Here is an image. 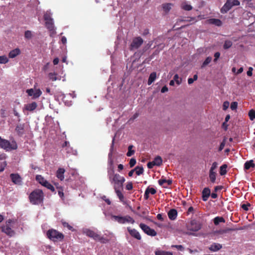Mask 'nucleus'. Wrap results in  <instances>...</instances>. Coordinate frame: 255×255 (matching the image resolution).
<instances>
[{"label": "nucleus", "mask_w": 255, "mask_h": 255, "mask_svg": "<svg viewBox=\"0 0 255 255\" xmlns=\"http://www.w3.org/2000/svg\"><path fill=\"white\" fill-rule=\"evenodd\" d=\"M143 39L140 37L134 38L130 44V50H134L138 48L143 43Z\"/></svg>", "instance_id": "obj_10"}, {"label": "nucleus", "mask_w": 255, "mask_h": 255, "mask_svg": "<svg viewBox=\"0 0 255 255\" xmlns=\"http://www.w3.org/2000/svg\"><path fill=\"white\" fill-rule=\"evenodd\" d=\"M222 248V245L219 243H214L212 244L209 249L212 252H217Z\"/></svg>", "instance_id": "obj_18"}, {"label": "nucleus", "mask_w": 255, "mask_h": 255, "mask_svg": "<svg viewBox=\"0 0 255 255\" xmlns=\"http://www.w3.org/2000/svg\"><path fill=\"white\" fill-rule=\"evenodd\" d=\"M255 165L253 163V160H252L246 162V163L244 164V167L246 169H249L251 167H255Z\"/></svg>", "instance_id": "obj_29"}, {"label": "nucleus", "mask_w": 255, "mask_h": 255, "mask_svg": "<svg viewBox=\"0 0 255 255\" xmlns=\"http://www.w3.org/2000/svg\"><path fill=\"white\" fill-rule=\"evenodd\" d=\"M126 188L128 190H130L133 188L132 183L131 182H128L127 183Z\"/></svg>", "instance_id": "obj_49"}, {"label": "nucleus", "mask_w": 255, "mask_h": 255, "mask_svg": "<svg viewBox=\"0 0 255 255\" xmlns=\"http://www.w3.org/2000/svg\"><path fill=\"white\" fill-rule=\"evenodd\" d=\"M46 235L47 238L54 242L62 241L64 238L63 233L53 229L48 230Z\"/></svg>", "instance_id": "obj_3"}, {"label": "nucleus", "mask_w": 255, "mask_h": 255, "mask_svg": "<svg viewBox=\"0 0 255 255\" xmlns=\"http://www.w3.org/2000/svg\"><path fill=\"white\" fill-rule=\"evenodd\" d=\"M171 183V180H166L165 179H161L158 180V183L160 185H163L165 183H167V184L169 185H170Z\"/></svg>", "instance_id": "obj_32"}, {"label": "nucleus", "mask_w": 255, "mask_h": 255, "mask_svg": "<svg viewBox=\"0 0 255 255\" xmlns=\"http://www.w3.org/2000/svg\"><path fill=\"white\" fill-rule=\"evenodd\" d=\"M216 172L215 171H210V172H209V178L210 179L212 183L215 182V181L216 180Z\"/></svg>", "instance_id": "obj_34"}, {"label": "nucleus", "mask_w": 255, "mask_h": 255, "mask_svg": "<svg viewBox=\"0 0 255 255\" xmlns=\"http://www.w3.org/2000/svg\"><path fill=\"white\" fill-rule=\"evenodd\" d=\"M227 165L223 164L220 167V174L221 175H224L227 173Z\"/></svg>", "instance_id": "obj_35"}, {"label": "nucleus", "mask_w": 255, "mask_h": 255, "mask_svg": "<svg viewBox=\"0 0 255 255\" xmlns=\"http://www.w3.org/2000/svg\"><path fill=\"white\" fill-rule=\"evenodd\" d=\"M154 164L156 166H160L162 162V159L159 156H156L153 160Z\"/></svg>", "instance_id": "obj_31"}, {"label": "nucleus", "mask_w": 255, "mask_h": 255, "mask_svg": "<svg viewBox=\"0 0 255 255\" xmlns=\"http://www.w3.org/2000/svg\"><path fill=\"white\" fill-rule=\"evenodd\" d=\"M0 147L8 151L16 149L17 145L15 141L10 142L9 140L3 139L0 136Z\"/></svg>", "instance_id": "obj_4"}, {"label": "nucleus", "mask_w": 255, "mask_h": 255, "mask_svg": "<svg viewBox=\"0 0 255 255\" xmlns=\"http://www.w3.org/2000/svg\"><path fill=\"white\" fill-rule=\"evenodd\" d=\"M113 219L119 224H124L126 223H130L133 224L134 223V219L128 215L122 216H113Z\"/></svg>", "instance_id": "obj_6"}, {"label": "nucleus", "mask_w": 255, "mask_h": 255, "mask_svg": "<svg viewBox=\"0 0 255 255\" xmlns=\"http://www.w3.org/2000/svg\"><path fill=\"white\" fill-rule=\"evenodd\" d=\"M209 22L211 24H213L218 26L222 25V21L219 19L211 18L209 20Z\"/></svg>", "instance_id": "obj_27"}, {"label": "nucleus", "mask_w": 255, "mask_h": 255, "mask_svg": "<svg viewBox=\"0 0 255 255\" xmlns=\"http://www.w3.org/2000/svg\"><path fill=\"white\" fill-rule=\"evenodd\" d=\"M108 163L111 167L112 166V145H111L110 152L109 153Z\"/></svg>", "instance_id": "obj_45"}, {"label": "nucleus", "mask_w": 255, "mask_h": 255, "mask_svg": "<svg viewBox=\"0 0 255 255\" xmlns=\"http://www.w3.org/2000/svg\"><path fill=\"white\" fill-rule=\"evenodd\" d=\"M45 183H46V184L44 185L43 186H44V187H46L47 189L50 190L52 192L55 191V188L52 184H51L48 181L47 182H46Z\"/></svg>", "instance_id": "obj_41"}, {"label": "nucleus", "mask_w": 255, "mask_h": 255, "mask_svg": "<svg viewBox=\"0 0 255 255\" xmlns=\"http://www.w3.org/2000/svg\"><path fill=\"white\" fill-rule=\"evenodd\" d=\"M26 93L29 96H33V99L38 98L42 94V92L40 89L33 90L30 89L26 90Z\"/></svg>", "instance_id": "obj_12"}, {"label": "nucleus", "mask_w": 255, "mask_h": 255, "mask_svg": "<svg viewBox=\"0 0 255 255\" xmlns=\"http://www.w3.org/2000/svg\"><path fill=\"white\" fill-rule=\"evenodd\" d=\"M156 191L154 188L148 187L144 192V198L145 200H147L149 198V194L150 193L152 195H154L156 193Z\"/></svg>", "instance_id": "obj_17"}, {"label": "nucleus", "mask_w": 255, "mask_h": 255, "mask_svg": "<svg viewBox=\"0 0 255 255\" xmlns=\"http://www.w3.org/2000/svg\"><path fill=\"white\" fill-rule=\"evenodd\" d=\"M10 222H8V224L1 227V232L4 233L9 237H11L15 235V232L10 228L9 226Z\"/></svg>", "instance_id": "obj_11"}, {"label": "nucleus", "mask_w": 255, "mask_h": 255, "mask_svg": "<svg viewBox=\"0 0 255 255\" xmlns=\"http://www.w3.org/2000/svg\"><path fill=\"white\" fill-rule=\"evenodd\" d=\"M10 177L14 184L19 185H21L22 178L18 174L11 173L10 174Z\"/></svg>", "instance_id": "obj_13"}, {"label": "nucleus", "mask_w": 255, "mask_h": 255, "mask_svg": "<svg viewBox=\"0 0 255 255\" xmlns=\"http://www.w3.org/2000/svg\"><path fill=\"white\" fill-rule=\"evenodd\" d=\"M147 167L149 169L152 168L155 165L154 164L153 161L149 162L147 163Z\"/></svg>", "instance_id": "obj_59"}, {"label": "nucleus", "mask_w": 255, "mask_h": 255, "mask_svg": "<svg viewBox=\"0 0 255 255\" xmlns=\"http://www.w3.org/2000/svg\"><path fill=\"white\" fill-rule=\"evenodd\" d=\"M181 7L184 10L187 11L191 10L192 9V6L186 1L183 2L181 3Z\"/></svg>", "instance_id": "obj_26"}, {"label": "nucleus", "mask_w": 255, "mask_h": 255, "mask_svg": "<svg viewBox=\"0 0 255 255\" xmlns=\"http://www.w3.org/2000/svg\"><path fill=\"white\" fill-rule=\"evenodd\" d=\"M171 3H166L163 5V8L166 12H167L171 9Z\"/></svg>", "instance_id": "obj_40"}, {"label": "nucleus", "mask_w": 255, "mask_h": 255, "mask_svg": "<svg viewBox=\"0 0 255 255\" xmlns=\"http://www.w3.org/2000/svg\"><path fill=\"white\" fill-rule=\"evenodd\" d=\"M133 148V145H130L128 146V152L127 153V155L128 156H131V155H132L135 151L134 150H132V148Z\"/></svg>", "instance_id": "obj_37"}, {"label": "nucleus", "mask_w": 255, "mask_h": 255, "mask_svg": "<svg viewBox=\"0 0 255 255\" xmlns=\"http://www.w3.org/2000/svg\"><path fill=\"white\" fill-rule=\"evenodd\" d=\"M24 36L26 38L30 39L32 37L31 32L29 30H27L25 32Z\"/></svg>", "instance_id": "obj_48"}, {"label": "nucleus", "mask_w": 255, "mask_h": 255, "mask_svg": "<svg viewBox=\"0 0 255 255\" xmlns=\"http://www.w3.org/2000/svg\"><path fill=\"white\" fill-rule=\"evenodd\" d=\"M139 227L145 234L148 236L154 237L157 234L156 231L154 230L151 229L149 226L143 223H140L139 224Z\"/></svg>", "instance_id": "obj_9"}, {"label": "nucleus", "mask_w": 255, "mask_h": 255, "mask_svg": "<svg viewBox=\"0 0 255 255\" xmlns=\"http://www.w3.org/2000/svg\"><path fill=\"white\" fill-rule=\"evenodd\" d=\"M229 106V102L226 101L224 102L223 105V109L224 110H226Z\"/></svg>", "instance_id": "obj_54"}, {"label": "nucleus", "mask_w": 255, "mask_h": 255, "mask_svg": "<svg viewBox=\"0 0 255 255\" xmlns=\"http://www.w3.org/2000/svg\"><path fill=\"white\" fill-rule=\"evenodd\" d=\"M44 193L39 189H35L29 195L30 202L33 205H39L43 203Z\"/></svg>", "instance_id": "obj_2"}, {"label": "nucleus", "mask_w": 255, "mask_h": 255, "mask_svg": "<svg viewBox=\"0 0 255 255\" xmlns=\"http://www.w3.org/2000/svg\"><path fill=\"white\" fill-rule=\"evenodd\" d=\"M231 229H227V230H220L218 231H215L214 232V234H223L224 233H226L228 231H230Z\"/></svg>", "instance_id": "obj_46"}, {"label": "nucleus", "mask_w": 255, "mask_h": 255, "mask_svg": "<svg viewBox=\"0 0 255 255\" xmlns=\"http://www.w3.org/2000/svg\"><path fill=\"white\" fill-rule=\"evenodd\" d=\"M127 230L131 237L137 240H140L141 239L139 233L134 229H131L129 227L127 228Z\"/></svg>", "instance_id": "obj_14"}, {"label": "nucleus", "mask_w": 255, "mask_h": 255, "mask_svg": "<svg viewBox=\"0 0 255 255\" xmlns=\"http://www.w3.org/2000/svg\"><path fill=\"white\" fill-rule=\"evenodd\" d=\"M24 124H17L15 127V131L19 136L22 135L24 133Z\"/></svg>", "instance_id": "obj_16"}, {"label": "nucleus", "mask_w": 255, "mask_h": 255, "mask_svg": "<svg viewBox=\"0 0 255 255\" xmlns=\"http://www.w3.org/2000/svg\"><path fill=\"white\" fill-rule=\"evenodd\" d=\"M169 218L171 220H174L177 216V212L175 209H171L168 213Z\"/></svg>", "instance_id": "obj_22"}, {"label": "nucleus", "mask_w": 255, "mask_h": 255, "mask_svg": "<svg viewBox=\"0 0 255 255\" xmlns=\"http://www.w3.org/2000/svg\"><path fill=\"white\" fill-rule=\"evenodd\" d=\"M220 56V53L219 52H216L214 54L215 58H214V60L215 62H216L217 61V60L219 58Z\"/></svg>", "instance_id": "obj_57"}, {"label": "nucleus", "mask_w": 255, "mask_h": 255, "mask_svg": "<svg viewBox=\"0 0 255 255\" xmlns=\"http://www.w3.org/2000/svg\"><path fill=\"white\" fill-rule=\"evenodd\" d=\"M136 163V160L134 158H131L129 161V165L130 167H133Z\"/></svg>", "instance_id": "obj_53"}, {"label": "nucleus", "mask_w": 255, "mask_h": 255, "mask_svg": "<svg viewBox=\"0 0 255 255\" xmlns=\"http://www.w3.org/2000/svg\"><path fill=\"white\" fill-rule=\"evenodd\" d=\"M48 76L49 79L52 81H55L57 80L56 74L55 73H50Z\"/></svg>", "instance_id": "obj_43"}, {"label": "nucleus", "mask_w": 255, "mask_h": 255, "mask_svg": "<svg viewBox=\"0 0 255 255\" xmlns=\"http://www.w3.org/2000/svg\"><path fill=\"white\" fill-rule=\"evenodd\" d=\"M178 79H179V76H178V74H175L174 76L173 80L175 81L176 82V83L177 84V85H179L180 84V82L179 81Z\"/></svg>", "instance_id": "obj_55"}, {"label": "nucleus", "mask_w": 255, "mask_h": 255, "mask_svg": "<svg viewBox=\"0 0 255 255\" xmlns=\"http://www.w3.org/2000/svg\"><path fill=\"white\" fill-rule=\"evenodd\" d=\"M125 180L124 177L118 174H115L113 177V182H114V188L115 193L120 201L124 204L126 203V200L122 193V191L124 189V183Z\"/></svg>", "instance_id": "obj_1"}, {"label": "nucleus", "mask_w": 255, "mask_h": 255, "mask_svg": "<svg viewBox=\"0 0 255 255\" xmlns=\"http://www.w3.org/2000/svg\"><path fill=\"white\" fill-rule=\"evenodd\" d=\"M155 255H165V251H156L155 252Z\"/></svg>", "instance_id": "obj_56"}, {"label": "nucleus", "mask_w": 255, "mask_h": 255, "mask_svg": "<svg viewBox=\"0 0 255 255\" xmlns=\"http://www.w3.org/2000/svg\"><path fill=\"white\" fill-rule=\"evenodd\" d=\"M84 233L88 237L93 238L95 241H100L101 243H105L107 242V240L104 237H101L99 234L94 231L86 229L84 231Z\"/></svg>", "instance_id": "obj_7"}, {"label": "nucleus", "mask_w": 255, "mask_h": 255, "mask_svg": "<svg viewBox=\"0 0 255 255\" xmlns=\"http://www.w3.org/2000/svg\"><path fill=\"white\" fill-rule=\"evenodd\" d=\"M61 42L64 44L66 43V42H67V39H66V37H65V36L62 37V38H61Z\"/></svg>", "instance_id": "obj_64"}, {"label": "nucleus", "mask_w": 255, "mask_h": 255, "mask_svg": "<svg viewBox=\"0 0 255 255\" xmlns=\"http://www.w3.org/2000/svg\"><path fill=\"white\" fill-rule=\"evenodd\" d=\"M35 179L36 181L42 186L46 184V182H47L46 180L44 179V178L41 175H37L36 176Z\"/></svg>", "instance_id": "obj_24"}, {"label": "nucleus", "mask_w": 255, "mask_h": 255, "mask_svg": "<svg viewBox=\"0 0 255 255\" xmlns=\"http://www.w3.org/2000/svg\"><path fill=\"white\" fill-rule=\"evenodd\" d=\"M249 116L251 121H253L255 119V111L251 110L249 112Z\"/></svg>", "instance_id": "obj_42"}, {"label": "nucleus", "mask_w": 255, "mask_h": 255, "mask_svg": "<svg viewBox=\"0 0 255 255\" xmlns=\"http://www.w3.org/2000/svg\"><path fill=\"white\" fill-rule=\"evenodd\" d=\"M202 227V223L196 220H192L188 225L187 228L188 230L192 232H197L200 230Z\"/></svg>", "instance_id": "obj_8"}, {"label": "nucleus", "mask_w": 255, "mask_h": 255, "mask_svg": "<svg viewBox=\"0 0 255 255\" xmlns=\"http://www.w3.org/2000/svg\"><path fill=\"white\" fill-rule=\"evenodd\" d=\"M37 107V104L35 102H33L31 103L27 104L24 105V107L23 109V112L25 110L27 111L32 112Z\"/></svg>", "instance_id": "obj_15"}, {"label": "nucleus", "mask_w": 255, "mask_h": 255, "mask_svg": "<svg viewBox=\"0 0 255 255\" xmlns=\"http://www.w3.org/2000/svg\"><path fill=\"white\" fill-rule=\"evenodd\" d=\"M238 103L237 102H232L231 105V109L232 110H235L237 108Z\"/></svg>", "instance_id": "obj_52"}, {"label": "nucleus", "mask_w": 255, "mask_h": 255, "mask_svg": "<svg viewBox=\"0 0 255 255\" xmlns=\"http://www.w3.org/2000/svg\"><path fill=\"white\" fill-rule=\"evenodd\" d=\"M70 145V143L68 141H65L62 145L63 148L66 147Z\"/></svg>", "instance_id": "obj_62"}, {"label": "nucleus", "mask_w": 255, "mask_h": 255, "mask_svg": "<svg viewBox=\"0 0 255 255\" xmlns=\"http://www.w3.org/2000/svg\"><path fill=\"white\" fill-rule=\"evenodd\" d=\"M212 59V58L210 56L207 57L206 58L205 60L202 63V64L201 65V68H203L205 66H206L207 65H208L211 62Z\"/></svg>", "instance_id": "obj_33"}, {"label": "nucleus", "mask_w": 255, "mask_h": 255, "mask_svg": "<svg viewBox=\"0 0 255 255\" xmlns=\"http://www.w3.org/2000/svg\"><path fill=\"white\" fill-rule=\"evenodd\" d=\"M134 170L137 175H140L143 172V168L142 167L137 166L134 168Z\"/></svg>", "instance_id": "obj_38"}, {"label": "nucleus", "mask_w": 255, "mask_h": 255, "mask_svg": "<svg viewBox=\"0 0 255 255\" xmlns=\"http://www.w3.org/2000/svg\"><path fill=\"white\" fill-rule=\"evenodd\" d=\"M171 248H175L181 251H183L184 250V247L182 245H172Z\"/></svg>", "instance_id": "obj_51"}, {"label": "nucleus", "mask_w": 255, "mask_h": 255, "mask_svg": "<svg viewBox=\"0 0 255 255\" xmlns=\"http://www.w3.org/2000/svg\"><path fill=\"white\" fill-rule=\"evenodd\" d=\"M20 53V50L19 48H15L9 52L8 57L10 58H15Z\"/></svg>", "instance_id": "obj_21"}, {"label": "nucleus", "mask_w": 255, "mask_h": 255, "mask_svg": "<svg viewBox=\"0 0 255 255\" xmlns=\"http://www.w3.org/2000/svg\"><path fill=\"white\" fill-rule=\"evenodd\" d=\"M250 206V204H243L242 205V208L245 211L248 210V207Z\"/></svg>", "instance_id": "obj_60"}, {"label": "nucleus", "mask_w": 255, "mask_h": 255, "mask_svg": "<svg viewBox=\"0 0 255 255\" xmlns=\"http://www.w3.org/2000/svg\"><path fill=\"white\" fill-rule=\"evenodd\" d=\"M59 60L58 58H54L53 61V64L55 65L58 64L59 63Z\"/></svg>", "instance_id": "obj_63"}, {"label": "nucleus", "mask_w": 255, "mask_h": 255, "mask_svg": "<svg viewBox=\"0 0 255 255\" xmlns=\"http://www.w3.org/2000/svg\"><path fill=\"white\" fill-rule=\"evenodd\" d=\"M240 4L238 0H227L221 9V12L222 13H227L233 6H238Z\"/></svg>", "instance_id": "obj_5"}, {"label": "nucleus", "mask_w": 255, "mask_h": 255, "mask_svg": "<svg viewBox=\"0 0 255 255\" xmlns=\"http://www.w3.org/2000/svg\"><path fill=\"white\" fill-rule=\"evenodd\" d=\"M225 223V220L223 217H216L214 219V223L215 225H218L220 223Z\"/></svg>", "instance_id": "obj_30"}, {"label": "nucleus", "mask_w": 255, "mask_h": 255, "mask_svg": "<svg viewBox=\"0 0 255 255\" xmlns=\"http://www.w3.org/2000/svg\"><path fill=\"white\" fill-rule=\"evenodd\" d=\"M156 74L155 72L151 73L149 77L147 84L148 85H150L156 79Z\"/></svg>", "instance_id": "obj_25"}, {"label": "nucleus", "mask_w": 255, "mask_h": 255, "mask_svg": "<svg viewBox=\"0 0 255 255\" xmlns=\"http://www.w3.org/2000/svg\"><path fill=\"white\" fill-rule=\"evenodd\" d=\"M13 114L15 116L17 117L18 118V121L19 122L20 121V119L19 118V114L15 109H13Z\"/></svg>", "instance_id": "obj_58"}, {"label": "nucleus", "mask_w": 255, "mask_h": 255, "mask_svg": "<svg viewBox=\"0 0 255 255\" xmlns=\"http://www.w3.org/2000/svg\"><path fill=\"white\" fill-rule=\"evenodd\" d=\"M65 170L63 168H59L56 171V177L61 181H63L64 179V173Z\"/></svg>", "instance_id": "obj_19"}, {"label": "nucleus", "mask_w": 255, "mask_h": 255, "mask_svg": "<svg viewBox=\"0 0 255 255\" xmlns=\"http://www.w3.org/2000/svg\"><path fill=\"white\" fill-rule=\"evenodd\" d=\"M232 45L233 42L231 40H226L223 45V47L225 49H227L230 48Z\"/></svg>", "instance_id": "obj_36"}, {"label": "nucleus", "mask_w": 255, "mask_h": 255, "mask_svg": "<svg viewBox=\"0 0 255 255\" xmlns=\"http://www.w3.org/2000/svg\"><path fill=\"white\" fill-rule=\"evenodd\" d=\"M253 68L252 67H250L249 68V70L248 71H247V75L249 76H251L252 75V71H253Z\"/></svg>", "instance_id": "obj_61"}, {"label": "nucleus", "mask_w": 255, "mask_h": 255, "mask_svg": "<svg viewBox=\"0 0 255 255\" xmlns=\"http://www.w3.org/2000/svg\"><path fill=\"white\" fill-rule=\"evenodd\" d=\"M8 62V59L5 55L0 56V64H6Z\"/></svg>", "instance_id": "obj_39"}, {"label": "nucleus", "mask_w": 255, "mask_h": 255, "mask_svg": "<svg viewBox=\"0 0 255 255\" xmlns=\"http://www.w3.org/2000/svg\"><path fill=\"white\" fill-rule=\"evenodd\" d=\"M210 190L208 188H205L202 191V199L206 201L210 195Z\"/></svg>", "instance_id": "obj_20"}, {"label": "nucleus", "mask_w": 255, "mask_h": 255, "mask_svg": "<svg viewBox=\"0 0 255 255\" xmlns=\"http://www.w3.org/2000/svg\"><path fill=\"white\" fill-rule=\"evenodd\" d=\"M44 19L45 21L53 20L51 17L50 13L46 12L44 15Z\"/></svg>", "instance_id": "obj_44"}, {"label": "nucleus", "mask_w": 255, "mask_h": 255, "mask_svg": "<svg viewBox=\"0 0 255 255\" xmlns=\"http://www.w3.org/2000/svg\"><path fill=\"white\" fill-rule=\"evenodd\" d=\"M61 223L64 228H67L69 230L71 231H74L73 227L71 225H70L68 223H67L65 221H64V220H62L61 221Z\"/></svg>", "instance_id": "obj_28"}, {"label": "nucleus", "mask_w": 255, "mask_h": 255, "mask_svg": "<svg viewBox=\"0 0 255 255\" xmlns=\"http://www.w3.org/2000/svg\"><path fill=\"white\" fill-rule=\"evenodd\" d=\"M45 26L50 31L54 32V23L53 20L45 21Z\"/></svg>", "instance_id": "obj_23"}, {"label": "nucleus", "mask_w": 255, "mask_h": 255, "mask_svg": "<svg viewBox=\"0 0 255 255\" xmlns=\"http://www.w3.org/2000/svg\"><path fill=\"white\" fill-rule=\"evenodd\" d=\"M57 188L58 189V195L61 198H62L64 196V193H63V190L62 187H57Z\"/></svg>", "instance_id": "obj_47"}, {"label": "nucleus", "mask_w": 255, "mask_h": 255, "mask_svg": "<svg viewBox=\"0 0 255 255\" xmlns=\"http://www.w3.org/2000/svg\"><path fill=\"white\" fill-rule=\"evenodd\" d=\"M218 166V163L217 162H214L212 163V166L210 169V171H214V170L217 168Z\"/></svg>", "instance_id": "obj_50"}]
</instances>
